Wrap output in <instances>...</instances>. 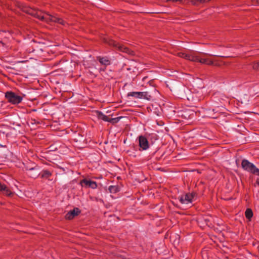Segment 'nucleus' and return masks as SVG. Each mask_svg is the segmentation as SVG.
<instances>
[{
	"label": "nucleus",
	"mask_w": 259,
	"mask_h": 259,
	"mask_svg": "<svg viewBox=\"0 0 259 259\" xmlns=\"http://www.w3.org/2000/svg\"><path fill=\"white\" fill-rule=\"evenodd\" d=\"M198 62H200L201 64H207L209 65H211L213 64V61L211 60L208 59L200 58V57H199Z\"/></svg>",
	"instance_id": "17"
},
{
	"label": "nucleus",
	"mask_w": 259,
	"mask_h": 259,
	"mask_svg": "<svg viewBox=\"0 0 259 259\" xmlns=\"http://www.w3.org/2000/svg\"><path fill=\"white\" fill-rule=\"evenodd\" d=\"M252 68L254 70H259V61L254 62L252 64Z\"/></svg>",
	"instance_id": "23"
},
{
	"label": "nucleus",
	"mask_w": 259,
	"mask_h": 259,
	"mask_svg": "<svg viewBox=\"0 0 259 259\" xmlns=\"http://www.w3.org/2000/svg\"><path fill=\"white\" fill-rule=\"evenodd\" d=\"M5 188V184H2L0 183V191L4 190V188Z\"/></svg>",
	"instance_id": "26"
},
{
	"label": "nucleus",
	"mask_w": 259,
	"mask_h": 259,
	"mask_svg": "<svg viewBox=\"0 0 259 259\" xmlns=\"http://www.w3.org/2000/svg\"><path fill=\"white\" fill-rule=\"evenodd\" d=\"M147 110L156 115H159L161 114V109L160 106L157 103L154 102L147 107Z\"/></svg>",
	"instance_id": "7"
},
{
	"label": "nucleus",
	"mask_w": 259,
	"mask_h": 259,
	"mask_svg": "<svg viewBox=\"0 0 259 259\" xmlns=\"http://www.w3.org/2000/svg\"><path fill=\"white\" fill-rule=\"evenodd\" d=\"M151 194L152 195V196H153V195H154V193H153V192H152V191H151V192L149 193V195H151Z\"/></svg>",
	"instance_id": "33"
},
{
	"label": "nucleus",
	"mask_w": 259,
	"mask_h": 259,
	"mask_svg": "<svg viewBox=\"0 0 259 259\" xmlns=\"http://www.w3.org/2000/svg\"><path fill=\"white\" fill-rule=\"evenodd\" d=\"M27 170L28 175L32 178L35 179L40 175V169L37 166L30 168Z\"/></svg>",
	"instance_id": "9"
},
{
	"label": "nucleus",
	"mask_w": 259,
	"mask_h": 259,
	"mask_svg": "<svg viewBox=\"0 0 259 259\" xmlns=\"http://www.w3.org/2000/svg\"><path fill=\"white\" fill-rule=\"evenodd\" d=\"M80 184L82 187L85 186V187L91 188L92 189H96L97 187V183L95 181L84 179L80 182Z\"/></svg>",
	"instance_id": "8"
},
{
	"label": "nucleus",
	"mask_w": 259,
	"mask_h": 259,
	"mask_svg": "<svg viewBox=\"0 0 259 259\" xmlns=\"http://www.w3.org/2000/svg\"><path fill=\"white\" fill-rule=\"evenodd\" d=\"M106 69V68H100V71H104Z\"/></svg>",
	"instance_id": "31"
},
{
	"label": "nucleus",
	"mask_w": 259,
	"mask_h": 259,
	"mask_svg": "<svg viewBox=\"0 0 259 259\" xmlns=\"http://www.w3.org/2000/svg\"><path fill=\"white\" fill-rule=\"evenodd\" d=\"M190 56H191V54H186L185 53V58L184 59H186V60H189L190 61Z\"/></svg>",
	"instance_id": "25"
},
{
	"label": "nucleus",
	"mask_w": 259,
	"mask_h": 259,
	"mask_svg": "<svg viewBox=\"0 0 259 259\" xmlns=\"http://www.w3.org/2000/svg\"><path fill=\"white\" fill-rule=\"evenodd\" d=\"M1 192L3 193V194L7 195V196H10L12 194V193L10 191V190L5 185V188H4V190L1 191Z\"/></svg>",
	"instance_id": "19"
},
{
	"label": "nucleus",
	"mask_w": 259,
	"mask_h": 259,
	"mask_svg": "<svg viewBox=\"0 0 259 259\" xmlns=\"http://www.w3.org/2000/svg\"><path fill=\"white\" fill-rule=\"evenodd\" d=\"M80 213L78 208L75 207L73 209L68 211L65 215V218L66 220H71L78 215Z\"/></svg>",
	"instance_id": "10"
},
{
	"label": "nucleus",
	"mask_w": 259,
	"mask_h": 259,
	"mask_svg": "<svg viewBox=\"0 0 259 259\" xmlns=\"http://www.w3.org/2000/svg\"><path fill=\"white\" fill-rule=\"evenodd\" d=\"M5 97L9 102L13 104H19L22 100V98L20 96H18L12 92H7L5 94Z\"/></svg>",
	"instance_id": "5"
},
{
	"label": "nucleus",
	"mask_w": 259,
	"mask_h": 259,
	"mask_svg": "<svg viewBox=\"0 0 259 259\" xmlns=\"http://www.w3.org/2000/svg\"><path fill=\"white\" fill-rule=\"evenodd\" d=\"M196 193H188L179 197L178 199L182 204H188L191 203L196 196Z\"/></svg>",
	"instance_id": "6"
},
{
	"label": "nucleus",
	"mask_w": 259,
	"mask_h": 259,
	"mask_svg": "<svg viewBox=\"0 0 259 259\" xmlns=\"http://www.w3.org/2000/svg\"><path fill=\"white\" fill-rule=\"evenodd\" d=\"M245 217L250 220L253 215V212L251 209L247 208L245 212Z\"/></svg>",
	"instance_id": "18"
},
{
	"label": "nucleus",
	"mask_w": 259,
	"mask_h": 259,
	"mask_svg": "<svg viewBox=\"0 0 259 259\" xmlns=\"http://www.w3.org/2000/svg\"><path fill=\"white\" fill-rule=\"evenodd\" d=\"M191 3L194 5H195L197 4V3H199V2H198L197 0H191Z\"/></svg>",
	"instance_id": "28"
},
{
	"label": "nucleus",
	"mask_w": 259,
	"mask_h": 259,
	"mask_svg": "<svg viewBox=\"0 0 259 259\" xmlns=\"http://www.w3.org/2000/svg\"><path fill=\"white\" fill-rule=\"evenodd\" d=\"M257 184L259 186V178H257L256 179V181Z\"/></svg>",
	"instance_id": "30"
},
{
	"label": "nucleus",
	"mask_w": 259,
	"mask_h": 259,
	"mask_svg": "<svg viewBox=\"0 0 259 259\" xmlns=\"http://www.w3.org/2000/svg\"><path fill=\"white\" fill-rule=\"evenodd\" d=\"M146 144H147V149H148V147H149V144H148V141H147V140Z\"/></svg>",
	"instance_id": "32"
},
{
	"label": "nucleus",
	"mask_w": 259,
	"mask_h": 259,
	"mask_svg": "<svg viewBox=\"0 0 259 259\" xmlns=\"http://www.w3.org/2000/svg\"><path fill=\"white\" fill-rule=\"evenodd\" d=\"M162 124H163V123H162V122H161V124H160L159 125H162Z\"/></svg>",
	"instance_id": "34"
},
{
	"label": "nucleus",
	"mask_w": 259,
	"mask_h": 259,
	"mask_svg": "<svg viewBox=\"0 0 259 259\" xmlns=\"http://www.w3.org/2000/svg\"><path fill=\"white\" fill-rule=\"evenodd\" d=\"M199 56L195 55L194 54H191L190 61L193 62H198Z\"/></svg>",
	"instance_id": "21"
},
{
	"label": "nucleus",
	"mask_w": 259,
	"mask_h": 259,
	"mask_svg": "<svg viewBox=\"0 0 259 259\" xmlns=\"http://www.w3.org/2000/svg\"><path fill=\"white\" fill-rule=\"evenodd\" d=\"M242 168L248 172L259 176V169L246 159H243L241 162Z\"/></svg>",
	"instance_id": "3"
},
{
	"label": "nucleus",
	"mask_w": 259,
	"mask_h": 259,
	"mask_svg": "<svg viewBox=\"0 0 259 259\" xmlns=\"http://www.w3.org/2000/svg\"><path fill=\"white\" fill-rule=\"evenodd\" d=\"M108 189L109 192L112 193H116L118 191V188L116 186H110Z\"/></svg>",
	"instance_id": "20"
},
{
	"label": "nucleus",
	"mask_w": 259,
	"mask_h": 259,
	"mask_svg": "<svg viewBox=\"0 0 259 259\" xmlns=\"http://www.w3.org/2000/svg\"><path fill=\"white\" fill-rule=\"evenodd\" d=\"M133 97L136 98H146V95L144 92H131L127 94V97Z\"/></svg>",
	"instance_id": "13"
},
{
	"label": "nucleus",
	"mask_w": 259,
	"mask_h": 259,
	"mask_svg": "<svg viewBox=\"0 0 259 259\" xmlns=\"http://www.w3.org/2000/svg\"><path fill=\"white\" fill-rule=\"evenodd\" d=\"M96 113H97V117L98 118V119H102L105 121L108 122L109 117L104 114L101 111H97Z\"/></svg>",
	"instance_id": "16"
},
{
	"label": "nucleus",
	"mask_w": 259,
	"mask_h": 259,
	"mask_svg": "<svg viewBox=\"0 0 259 259\" xmlns=\"http://www.w3.org/2000/svg\"><path fill=\"white\" fill-rule=\"evenodd\" d=\"M139 145L140 150H146V137L144 136H140L138 137Z\"/></svg>",
	"instance_id": "14"
},
{
	"label": "nucleus",
	"mask_w": 259,
	"mask_h": 259,
	"mask_svg": "<svg viewBox=\"0 0 259 259\" xmlns=\"http://www.w3.org/2000/svg\"><path fill=\"white\" fill-rule=\"evenodd\" d=\"M165 1L166 2L172 1L173 2H180L181 3L182 2V0H165Z\"/></svg>",
	"instance_id": "29"
},
{
	"label": "nucleus",
	"mask_w": 259,
	"mask_h": 259,
	"mask_svg": "<svg viewBox=\"0 0 259 259\" xmlns=\"http://www.w3.org/2000/svg\"><path fill=\"white\" fill-rule=\"evenodd\" d=\"M158 94V92L155 88V81L152 79L147 83V100L153 101Z\"/></svg>",
	"instance_id": "1"
},
{
	"label": "nucleus",
	"mask_w": 259,
	"mask_h": 259,
	"mask_svg": "<svg viewBox=\"0 0 259 259\" xmlns=\"http://www.w3.org/2000/svg\"><path fill=\"white\" fill-rule=\"evenodd\" d=\"M120 118H121V117H116V118H110L109 117V119H108V122H109L112 124H114V123H117Z\"/></svg>",
	"instance_id": "22"
},
{
	"label": "nucleus",
	"mask_w": 259,
	"mask_h": 259,
	"mask_svg": "<svg viewBox=\"0 0 259 259\" xmlns=\"http://www.w3.org/2000/svg\"><path fill=\"white\" fill-rule=\"evenodd\" d=\"M40 176L41 179H49V178L52 175V173L47 170H43L41 172L40 171Z\"/></svg>",
	"instance_id": "15"
},
{
	"label": "nucleus",
	"mask_w": 259,
	"mask_h": 259,
	"mask_svg": "<svg viewBox=\"0 0 259 259\" xmlns=\"http://www.w3.org/2000/svg\"><path fill=\"white\" fill-rule=\"evenodd\" d=\"M42 21H45L47 23L53 22L59 23L63 26H64L66 23V22L62 18L57 17L48 13H44Z\"/></svg>",
	"instance_id": "4"
},
{
	"label": "nucleus",
	"mask_w": 259,
	"mask_h": 259,
	"mask_svg": "<svg viewBox=\"0 0 259 259\" xmlns=\"http://www.w3.org/2000/svg\"><path fill=\"white\" fill-rule=\"evenodd\" d=\"M199 3H205L209 2L210 0H197Z\"/></svg>",
	"instance_id": "27"
},
{
	"label": "nucleus",
	"mask_w": 259,
	"mask_h": 259,
	"mask_svg": "<svg viewBox=\"0 0 259 259\" xmlns=\"http://www.w3.org/2000/svg\"><path fill=\"white\" fill-rule=\"evenodd\" d=\"M97 60L100 62V63L105 67L111 64V60L109 57L97 56Z\"/></svg>",
	"instance_id": "12"
},
{
	"label": "nucleus",
	"mask_w": 259,
	"mask_h": 259,
	"mask_svg": "<svg viewBox=\"0 0 259 259\" xmlns=\"http://www.w3.org/2000/svg\"><path fill=\"white\" fill-rule=\"evenodd\" d=\"M21 10L34 17L42 21L44 13L40 10L32 9L27 6L22 5L21 6Z\"/></svg>",
	"instance_id": "2"
},
{
	"label": "nucleus",
	"mask_w": 259,
	"mask_h": 259,
	"mask_svg": "<svg viewBox=\"0 0 259 259\" xmlns=\"http://www.w3.org/2000/svg\"><path fill=\"white\" fill-rule=\"evenodd\" d=\"M185 53L180 52V53H178V56L179 57H181V58H185Z\"/></svg>",
	"instance_id": "24"
},
{
	"label": "nucleus",
	"mask_w": 259,
	"mask_h": 259,
	"mask_svg": "<svg viewBox=\"0 0 259 259\" xmlns=\"http://www.w3.org/2000/svg\"><path fill=\"white\" fill-rule=\"evenodd\" d=\"M108 43L110 46H112L114 47L117 48L118 49V50H119L120 51H122L123 52H126V53H127L129 51L128 49H127V48L125 47L124 46L119 44V43L116 42L114 40H112V39L109 40V41L108 42Z\"/></svg>",
	"instance_id": "11"
}]
</instances>
